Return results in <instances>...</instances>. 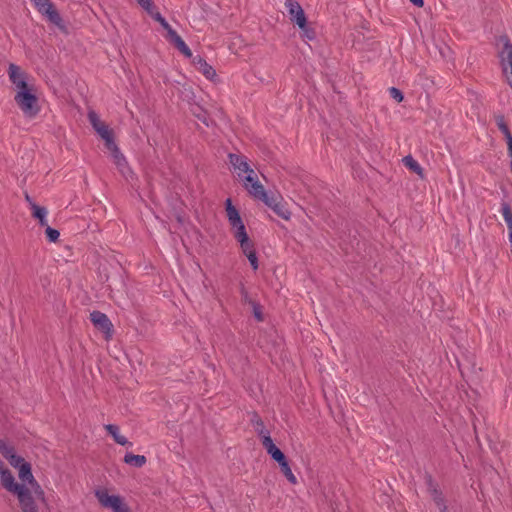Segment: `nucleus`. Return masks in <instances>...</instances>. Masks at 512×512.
<instances>
[{"instance_id": "obj_30", "label": "nucleus", "mask_w": 512, "mask_h": 512, "mask_svg": "<svg viewBox=\"0 0 512 512\" xmlns=\"http://www.w3.org/2000/svg\"><path fill=\"white\" fill-rule=\"evenodd\" d=\"M431 495L433 497L434 502L441 510V508H443V505H445V501L442 496V493L440 492V490L438 488H433Z\"/></svg>"}, {"instance_id": "obj_20", "label": "nucleus", "mask_w": 512, "mask_h": 512, "mask_svg": "<svg viewBox=\"0 0 512 512\" xmlns=\"http://www.w3.org/2000/svg\"><path fill=\"white\" fill-rule=\"evenodd\" d=\"M403 163L407 168L423 178V168L411 155L405 156L403 158Z\"/></svg>"}, {"instance_id": "obj_11", "label": "nucleus", "mask_w": 512, "mask_h": 512, "mask_svg": "<svg viewBox=\"0 0 512 512\" xmlns=\"http://www.w3.org/2000/svg\"><path fill=\"white\" fill-rule=\"evenodd\" d=\"M226 212L229 224L231 226L232 231H240L241 229H245V225L241 219V216L238 210L232 205L231 199H227L226 202Z\"/></svg>"}, {"instance_id": "obj_19", "label": "nucleus", "mask_w": 512, "mask_h": 512, "mask_svg": "<svg viewBox=\"0 0 512 512\" xmlns=\"http://www.w3.org/2000/svg\"><path fill=\"white\" fill-rule=\"evenodd\" d=\"M19 469V478L23 482H28L29 484L35 483V478L31 471V465L30 463L26 462L25 464H22Z\"/></svg>"}, {"instance_id": "obj_18", "label": "nucleus", "mask_w": 512, "mask_h": 512, "mask_svg": "<svg viewBox=\"0 0 512 512\" xmlns=\"http://www.w3.org/2000/svg\"><path fill=\"white\" fill-rule=\"evenodd\" d=\"M124 462L128 465H131V466H134L137 468H141L146 464L147 459L144 455H135L133 453H126L124 456Z\"/></svg>"}, {"instance_id": "obj_2", "label": "nucleus", "mask_w": 512, "mask_h": 512, "mask_svg": "<svg viewBox=\"0 0 512 512\" xmlns=\"http://www.w3.org/2000/svg\"><path fill=\"white\" fill-rule=\"evenodd\" d=\"M14 101L27 118H35L40 112V105L34 86L22 91H17L14 96Z\"/></svg>"}, {"instance_id": "obj_1", "label": "nucleus", "mask_w": 512, "mask_h": 512, "mask_svg": "<svg viewBox=\"0 0 512 512\" xmlns=\"http://www.w3.org/2000/svg\"><path fill=\"white\" fill-rule=\"evenodd\" d=\"M0 476L3 487L17 495L22 512H39L31 491L25 485L16 483L8 469L0 467Z\"/></svg>"}, {"instance_id": "obj_28", "label": "nucleus", "mask_w": 512, "mask_h": 512, "mask_svg": "<svg viewBox=\"0 0 512 512\" xmlns=\"http://www.w3.org/2000/svg\"><path fill=\"white\" fill-rule=\"evenodd\" d=\"M15 452L13 446L9 445L6 441L0 439V453L3 455L5 459H8L10 455Z\"/></svg>"}, {"instance_id": "obj_33", "label": "nucleus", "mask_w": 512, "mask_h": 512, "mask_svg": "<svg viewBox=\"0 0 512 512\" xmlns=\"http://www.w3.org/2000/svg\"><path fill=\"white\" fill-rule=\"evenodd\" d=\"M7 460L9 461L10 465H12L15 468H20L22 464L26 463L24 458L17 455L15 452L12 455H10V457Z\"/></svg>"}, {"instance_id": "obj_38", "label": "nucleus", "mask_w": 512, "mask_h": 512, "mask_svg": "<svg viewBox=\"0 0 512 512\" xmlns=\"http://www.w3.org/2000/svg\"><path fill=\"white\" fill-rule=\"evenodd\" d=\"M252 308H253V314H254V317L258 320V321H263V314H262V311H261V306L257 303V302H253L251 304Z\"/></svg>"}, {"instance_id": "obj_3", "label": "nucleus", "mask_w": 512, "mask_h": 512, "mask_svg": "<svg viewBox=\"0 0 512 512\" xmlns=\"http://www.w3.org/2000/svg\"><path fill=\"white\" fill-rule=\"evenodd\" d=\"M7 72L9 80L14 86L16 92L34 86L33 84H30L28 81L29 75L25 71H23L18 65L13 63L9 64Z\"/></svg>"}, {"instance_id": "obj_4", "label": "nucleus", "mask_w": 512, "mask_h": 512, "mask_svg": "<svg viewBox=\"0 0 512 512\" xmlns=\"http://www.w3.org/2000/svg\"><path fill=\"white\" fill-rule=\"evenodd\" d=\"M100 504L106 508H111L113 512H129L128 506L122 498L117 495H109L106 491H96L95 493Z\"/></svg>"}, {"instance_id": "obj_40", "label": "nucleus", "mask_w": 512, "mask_h": 512, "mask_svg": "<svg viewBox=\"0 0 512 512\" xmlns=\"http://www.w3.org/2000/svg\"><path fill=\"white\" fill-rule=\"evenodd\" d=\"M241 300L244 303L252 304L254 301L250 298L248 291L245 289L243 285L240 288Z\"/></svg>"}, {"instance_id": "obj_12", "label": "nucleus", "mask_w": 512, "mask_h": 512, "mask_svg": "<svg viewBox=\"0 0 512 512\" xmlns=\"http://www.w3.org/2000/svg\"><path fill=\"white\" fill-rule=\"evenodd\" d=\"M233 236L239 242L242 252L245 255H248L255 250L254 243L249 238L246 229H241L240 231H234Z\"/></svg>"}, {"instance_id": "obj_16", "label": "nucleus", "mask_w": 512, "mask_h": 512, "mask_svg": "<svg viewBox=\"0 0 512 512\" xmlns=\"http://www.w3.org/2000/svg\"><path fill=\"white\" fill-rule=\"evenodd\" d=\"M47 215L48 210L46 207L39 205L32 206V217L38 220V223L41 227L48 226Z\"/></svg>"}, {"instance_id": "obj_27", "label": "nucleus", "mask_w": 512, "mask_h": 512, "mask_svg": "<svg viewBox=\"0 0 512 512\" xmlns=\"http://www.w3.org/2000/svg\"><path fill=\"white\" fill-rule=\"evenodd\" d=\"M502 215L504 217V220L507 224L508 231L512 230V211L508 203L504 202L502 203Z\"/></svg>"}, {"instance_id": "obj_6", "label": "nucleus", "mask_w": 512, "mask_h": 512, "mask_svg": "<svg viewBox=\"0 0 512 512\" xmlns=\"http://www.w3.org/2000/svg\"><path fill=\"white\" fill-rule=\"evenodd\" d=\"M90 320L98 330L105 334L106 338L111 337L113 325L106 314L93 311L90 313Z\"/></svg>"}, {"instance_id": "obj_9", "label": "nucleus", "mask_w": 512, "mask_h": 512, "mask_svg": "<svg viewBox=\"0 0 512 512\" xmlns=\"http://www.w3.org/2000/svg\"><path fill=\"white\" fill-rule=\"evenodd\" d=\"M499 40L503 43L499 52L500 63L503 73L507 75L508 66L512 65V43L507 36H501Z\"/></svg>"}, {"instance_id": "obj_31", "label": "nucleus", "mask_w": 512, "mask_h": 512, "mask_svg": "<svg viewBox=\"0 0 512 512\" xmlns=\"http://www.w3.org/2000/svg\"><path fill=\"white\" fill-rule=\"evenodd\" d=\"M269 455L278 464H282V462H284V460H286L285 454L278 447H276L272 451H270Z\"/></svg>"}, {"instance_id": "obj_21", "label": "nucleus", "mask_w": 512, "mask_h": 512, "mask_svg": "<svg viewBox=\"0 0 512 512\" xmlns=\"http://www.w3.org/2000/svg\"><path fill=\"white\" fill-rule=\"evenodd\" d=\"M166 39L172 43L180 52L187 47L184 40L180 37V35H178L176 31H169V36H166Z\"/></svg>"}, {"instance_id": "obj_7", "label": "nucleus", "mask_w": 512, "mask_h": 512, "mask_svg": "<svg viewBox=\"0 0 512 512\" xmlns=\"http://www.w3.org/2000/svg\"><path fill=\"white\" fill-rule=\"evenodd\" d=\"M88 119L92 127L96 130V132L101 136V138L105 141V143H109L113 141V133L108 128V126L102 122L96 112L90 111L88 113Z\"/></svg>"}, {"instance_id": "obj_36", "label": "nucleus", "mask_w": 512, "mask_h": 512, "mask_svg": "<svg viewBox=\"0 0 512 512\" xmlns=\"http://www.w3.org/2000/svg\"><path fill=\"white\" fill-rule=\"evenodd\" d=\"M303 32V37L307 38L308 40H313L316 37V33L314 29L308 27L307 22L305 23L304 28H300Z\"/></svg>"}, {"instance_id": "obj_43", "label": "nucleus", "mask_w": 512, "mask_h": 512, "mask_svg": "<svg viewBox=\"0 0 512 512\" xmlns=\"http://www.w3.org/2000/svg\"><path fill=\"white\" fill-rule=\"evenodd\" d=\"M425 479H426V484L428 486V489H429L430 493H432V489L437 488V486H436L431 475H426Z\"/></svg>"}, {"instance_id": "obj_17", "label": "nucleus", "mask_w": 512, "mask_h": 512, "mask_svg": "<svg viewBox=\"0 0 512 512\" xmlns=\"http://www.w3.org/2000/svg\"><path fill=\"white\" fill-rule=\"evenodd\" d=\"M244 187L249 192L250 195L259 200L262 197H265V194L267 193L263 185L259 181H256L251 185H249L248 183H244Z\"/></svg>"}, {"instance_id": "obj_10", "label": "nucleus", "mask_w": 512, "mask_h": 512, "mask_svg": "<svg viewBox=\"0 0 512 512\" xmlns=\"http://www.w3.org/2000/svg\"><path fill=\"white\" fill-rule=\"evenodd\" d=\"M105 147L107 150L110 151L111 156L113 158L114 164L117 166L118 170L122 175H126V172L129 170L127 161L124 157V155L119 150L118 146L116 145L115 141H111L109 143H105Z\"/></svg>"}, {"instance_id": "obj_49", "label": "nucleus", "mask_w": 512, "mask_h": 512, "mask_svg": "<svg viewBox=\"0 0 512 512\" xmlns=\"http://www.w3.org/2000/svg\"><path fill=\"white\" fill-rule=\"evenodd\" d=\"M0 467L3 468V463L0 461Z\"/></svg>"}, {"instance_id": "obj_14", "label": "nucleus", "mask_w": 512, "mask_h": 512, "mask_svg": "<svg viewBox=\"0 0 512 512\" xmlns=\"http://www.w3.org/2000/svg\"><path fill=\"white\" fill-rule=\"evenodd\" d=\"M229 160L235 170L247 173L251 168L249 167L245 157L237 154H229Z\"/></svg>"}, {"instance_id": "obj_15", "label": "nucleus", "mask_w": 512, "mask_h": 512, "mask_svg": "<svg viewBox=\"0 0 512 512\" xmlns=\"http://www.w3.org/2000/svg\"><path fill=\"white\" fill-rule=\"evenodd\" d=\"M107 432L113 437L114 441L121 446H132V443L127 440L123 435L119 434V427L114 424H107L105 426Z\"/></svg>"}, {"instance_id": "obj_25", "label": "nucleus", "mask_w": 512, "mask_h": 512, "mask_svg": "<svg viewBox=\"0 0 512 512\" xmlns=\"http://www.w3.org/2000/svg\"><path fill=\"white\" fill-rule=\"evenodd\" d=\"M279 466L281 468L282 473L287 478V480L291 484H296L297 483V479H296L295 475L293 474L287 459L284 460V462H282V464H279Z\"/></svg>"}, {"instance_id": "obj_29", "label": "nucleus", "mask_w": 512, "mask_h": 512, "mask_svg": "<svg viewBox=\"0 0 512 512\" xmlns=\"http://www.w3.org/2000/svg\"><path fill=\"white\" fill-rule=\"evenodd\" d=\"M45 234L50 242H57L60 237V232L49 225L45 227Z\"/></svg>"}, {"instance_id": "obj_47", "label": "nucleus", "mask_w": 512, "mask_h": 512, "mask_svg": "<svg viewBox=\"0 0 512 512\" xmlns=\"http://www.w3.org/2000/svg\"><path fill=\"white\" fill-rule=\"evenodd\" d=\"M410 2L418 7H423L424 5V0H410Z\"/></svg>"}, {"instance_id": "obj_23", "label": "nucleus", "mask_w": 512, "mask_h": 512, "mask_svg": "<svg viewBox=\"0 0 512 512\" xmlns=\"http://www.w3.org/2000/svg\"><path fill=\"white\" fill-rule=\"evenodd\" d=\"M273 211L284 220H289L291 217V212L286 207L283 199L280 200L277 204H275V207H273Z\"/></svg>"}, {"instance_id": "obj_35", "label": "nucleus", "mask_w": 512, "mask_h": 512, "mask_svg": "<svg viewBox=\"0 0 512 512\" xmlns=\"http://www.w3.org/2000/svg\"><path fill=\"white\" fill-rule=\"evenodd\" d=\"M496 124L498 129L504 134L509 131V127L505 122L504 116L499 115L496 117Z\"/></svg>"}, {"instance_id": "obj_46", "label": "nucleus", "mask_w": 512, "mask_h": 512, "mask_svg": "<svg viewBox=\"0 0 512 512\" xmlns=\"http://www.w3.org/2000/svg\"><path fill=\"white\" fill-rule=\"evenodd\" d=\"M181 53L186 57H192V52L188 46L184 50H181Z\"/></svg>"}, {"instance_id": "obj_22", "label": "nucleus", "mask_w": 512, "mask_h": 512, "mask_svg": "<svg viewBox=\"0 0 512 512\" xmlns=\"http://www.w3.org/2000/svg\"><path fill=\"white\" fill-rule=\"evenodd\" d=\"M259 436L261 437L262 445L266 449L269 454L277 446L274 444L272 438L270 437L269 431L267 430H259Z\"/></svg>"}, {"instance_id": "obj_32", "label": "nucleus", "mask_w": 512, "mask_h": 512, "mask_svg": "<svg viewBox=\"0 0 512 512\" xmlns=\"http://www.w3.org/2000/svg\"><path fill=\"white\" fill-rule=\"evenodd\" d=\"M251 423L254 425L255 431L257 432L258 435H259V430H266L265 426H264V422L262 421V419L260 418V416L257 413H253V415L251 417Z\"/></svg>"}, {"instance_id": "obj_26", "label": "nucleus", "mask_w": 512, "mask_h": 512, "mask_svg": "<svg viewBox=\"0 0 512 512\" xmlns=\"http://www.w3.org/2000/svg\"><path fill=\"white\" fill-rule=\"evenodd\" d=\"M152 8V6L150 7ZM151 15L152 17L160 23V25L167 31V35L166 36H169V31H175L174 29H172V27L170 26V24L166 21V19L159 13V12H155L153 13L151 11V9L147 10Z\"/></svg>"}, {"instance_id": "obj_37", "label": "nucleus", "mask_w": 512, "mask_h": 512, "mask_svg": "<svg viewBox=\"0 0 512 512\" xmlns=\"http://www.w3.org/2000/svg\"><path fill=\"white\" fill-rule=\"evenodd\" d=\"M389 93H390V96L392 98H394L397 102H402L403 99H404V95L403 93L398 89V88H395V87H391L389 89Z\"/></svg>"}, {"instance_id": "obj_45", "label": "nucleus", "mask_w": 512, "mask_h": 512, "mask_svg": "<svg viewBox=\"0 0 512 512\" xmlns=\"http://www.w3.org/2000/svg\"><path fill=\"white\" fill-rule=\"evenodd\" d=\"M24 197H25L26 202L29 204L30 209L32 210V206L37 205V204L33 201V199L30 197V195L27 192L25 193Z\"/></svg>"}, {"instance_id": "obj_5", "label": "nucleus", "mask_w": 512, "mask_h": 512, "mask_svg": "<svg viewBox=\"0 0 512 512\" xmlns=\"http://www.w3.org/2000/svg\"><path fill=\"white\" fill-rule=\"evenodd\" d=\"M285 7L287 8L290 20L295 22L299 28H304L307 19L301 5L295 0H286Z\"/></svg>"}, {"instance_id": "obj_39", "label": "nucleus", "mask_w": 512, "mask_h": 512, "mask_svg": "<svg viewBox=\"0 0 512 512\" xmlns=\"http://www.w3.org/2000/svg\"><path fill=\"white\" fill-rule=\"evenodd\" d=\"M243 181H244V183H248L249 185L258 181L253 169H251L247 172V175L243 178Z\"/></svg>"}, {"instance_id": "obj_48", "label": "nucleus", "mask_w": 512, "mask_h": 512, "mask_svg": "<svg viewBox=\"0 0 512 512\" xmlns=\"http://www.w3.org/2000/svg\"><path fill=\"white\" fill-rule=\"evenodd\" d=\"M441 512H449L446 505H443V508L440 510Z\"/></svg>"}, {"instance_id": "obj_41", "label": "nucleus", "mask_w": 512, "mask_h": 512, "mask_svg": "<svg viewBox=\"0 0 512 512\" xmlns=\"http://www.w3.org/2000/svg\"><path fill=\"white\" fill-rule=\"evenodd\" d=\"M249 262H250V265L252 266V268L254 270H257L258 269V258H257V254H256V251L246 255Z\"/></svg>"}, {"instance_id": "obj_42", "label": "nucleus", "mask_w": 512, "mask_h": 512, "mask_svg": "<svg viewBox=\"0 0 512 512\" xmlns=\"http://www.w3.org/2000/svg\"><path fill=\"white\" fill-rule=\"evenodd\" d=\"M504 136H505L507 146H508V154H512V134H511L510 130L508 132L504 133Z\"/></svg>"}, {"instance_id": "obj_24", "label": "nucleus", "mask_w": 512, "mask_h": 512, "mask_svg": "<svg viewBox=\"0 0 512 512\" xmlns=\"http://www.w3.org/2000/svg\"><path fill=\"white\" fill-rule=\"evenodd\" d=\"M282 196L276 193H266L265 197H262L260 200L265 203L269 208L273 210L275 204H277L280 200H282Z\"/></svg>"}, {"instance_id": "obj_8", "label": "nucleus", "mask_w": 512, "mask_h": 512, "mask_svg": "<svg viewBox=\"0 0 512 512\" xmlns=\"http://www.w3.org/2000/svg\"><path fill=\"white\" fill-rule=\"evenodd\" d=\"M499 40L503 43L499 52L500 63L503 73L507 75L508 66L512 65V43L507 36H501Z\"/></svg>"}, {"instance_id": "obj_34", "label": "nucleus", "mask_w": 512, "mask_h": 512, "mask_svg": "<svg viewBox=\"0 0 512 512\" xmlns=\"http://www.w3.org/2000/svg\"><path fill=\"white\" fill-rule=\"evenodd\" d=\"M30 485H31L36 497L39 500L44 502L45 501V493H44L43 489L41 488V486L37 483V481L35 480V483H31Z\"/></svg>"}, {"instance_id": "obj_44", "label": "nucleus", "mask_w": 512, "mask_h": 512, "mask_svg": "<svg viewBox=\"0 0 512 512\" xmlns=\"http://www.w3.org/2000/svg\"><path fill=\"white\" fill-rule=\"evenodd\" d=\"M138 3L145 9L149 10L152 6V0H137Z\"/></svg>"}, {"instance_id": "obj_13", "label": "nucleus", "mask_w": 512, "mask_h": 512, "mask_svg": "<svg viewBox=\"0 0 512 512\" xmlns=\"http://www.w3.org/2000/svg\"><path fill=\"white\" fill-rule=\"evenodd\" d=\"M195 68L200 71L207 79L212 80L216 76L215 69L209 65L205 59L197 55L192 60Z\"/></svg>"}]
</instances>
